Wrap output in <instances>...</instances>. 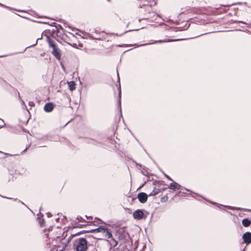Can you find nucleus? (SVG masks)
Returning <instances> with one entry per match:
<instances>
[{
  "label": "nucleus",
  "instance_id": "obj_12",
  "mask_svg": "<svg viewBox=\"0 0 251 251\" xmlns=\"http://www.w3.org/2000/svg\"><path fill=\"white\" fill-rule=\"evenodd\" d=\"M166 177H167L169 180H172V179H171V177H170L169 176H166Z\"/></svg>",
  "mask_w": 251,
  "mask_h": 251
},
{
  "label": "nucleus",
  "instance_id": "obj_5",
  "mask_svg": "<svg viewBox=\"0 0 251 251\" xmlns=\"http://www.w3.org/2000/svg\"><path fill=\"white\" fill-rule=\"evenodd\" d=\"M137 198L141 203H145L148 199V195L145 193L141 192L138 194Z\"/></svg>",
  "mask_w": 251,
  "mask_h": 251
},
{
  "label": "nucleus",
  "instance_id": "obj_1",
  "mask_svg": "<svg viewBox=\"0 0 251 251\" xmlns=\"http://www.w3.org/2000/svg\"><path fill=\"white\" fill-rule=\"evenodd\" d=\"M88 242L84 238H78L75 241V247L77 251H86Z\"/></svg>",
  "mask_w": 251,
  "mask_h": 251
},
{
  "label": "nucleus",
  "instance_id": "obj_13",
  "mask_svg": "<svg viewBox=\"0 0 251 251\" xmlns=\"http://www.w3.org/2000/svg\"><path fill=\"white\" fill-rule=\"evenodd\" d=\"M33 104V102H29V104L31 105Z\"/></svg>",
  "mask_w": 251,
  "mask_h": 251
},
{
  "label": "nucleus",
  "instance_id": "obj_3",
  "mask_svg": "<svg viewBox=\"0 0 251 251\" xmlns=\"http://www.w3.org/2000/svg\"><path fill=\"white\" fill-rule=\"evenodd\" d=\"M48 42L50 47L52 48V54L55 57V58L57 59L60 60L61 58L60 50L58 48H57L56 45L54 44L53 42L49 38H48Z\"/></svg>",
  "mask_w": 251,
  "mask_h": 251
},
{
  "label": "nucleus",
  "instance_id": "obj_4",
  "mask_svg": "<svg viewBox=\"0 0 251 251\" xmlns=\"http://www.w3.org/2000/svg\"><path fill=\"white\" fill-rule=\"evenodd\" d=\"M144 213L142 210H137L133 213V217L134 219L139 220L144 217Z\"/></svg>",
  "mask_w": 251,
  "mask_h": 251
},
{
  "label": "nucleus",
  "instance_id": "obj_10",
  "mask_svg": "<svg viewBox=\"0 0 251 251\" xmlns=\"http://www.w3.org/2000/svg\"><path fill=\"white\" fill-rule=\"evenodd\" d=\"M160 192V189H157L155 187L154 188L153 190L149 194V196H154L158 194Z\"/></svg>",
  "mask_w": 251,
  "mask_h": 251
},
{
  "label": "nucleus",
  "instance_id": "obj_11",
  "mask_svg": "<svg viewBox=\"0 0 251 251\" xmlns=\"http://www.w3.org/2000/svg\"><path fill=\"white\" fill-rule=\"evenodd\" d=\"M242 224L246 227L249 226L251 224V222L248 219H244L242 220Z\"/></svg>",
  "mask_w": 251,
  "mask_h": 251
},
{
  "label": "nucleus",
  "instance_id": "obj_8",
  "mask_svg": "<svg viewBox=\"0 0 251 251\" xmlns=\"http://www.w3.org/2000/svg\"><path fill=\"white\" fill-rule=\"evenodd\" d=\"M53 108V105L51 103H48L45 104L44 106V110L45 111L50 112H51Z\"/></svg>",
  "mask_w": 251,
  "mask_h": 251
},
{
  "label": "nucleus",
  "instance_id": "obj_9",
  "mask_svg": "<svg viewBox=\"0 0 251 251\" xmlns=\"http://www.w3.org/2000/svg\"><path fill=\"white\" fill-rule=\"evenodd\" d=\"M68 87L70 91H73L75 89V83L71 81L67 82Z\"/></svg>",
  "mask_w": 251,
  "mask_h": 251
},
{
  "label": "nucleus",
  "instance_id": "obj_6",
  "mask_svg": "<svg viewBox=\"0 0 251 251\" xmlns=\"http://www.w3.org/2000/svg\"><path fill=\"white\" fill-rule=\"evenodd\" d=\"M181 186L177 183L174 181L171 183L168 186V188L170 189H172L174 191L178 190L180 188Z\"/></svg>",
  "mask_w": 251,
  "mask_h": 251
},
{
  "label": "nucleus",
  "instance_id": "obj_7",
  "mask_svg": "<svg viewBox=\"0 0 251 251\" xmlns=\"http://www.w3.org/2000/svg\"><path fill=\"white\" fill-rule=\"evenodd\" d=\"M243 238L245 243L248 244L251 242V233L246 232L243 235Z\"/></svg>",
  "mask_w": 251,
  "mask_h": 251
},
{
  "label": "nucleus",
  "instance_id": "obj_2",
  "mask_svg": "<svg viewBox=\"0 0 251 251\" xmlns=\"http://www.w3.org/2000/svg\"><path fill=\"white\" fill-rule=\"evenodd\" d=\"M92 232L100 233L103 237L109 239L112 237V234L107 228L100 226L96 229L92 230Z\"/></svg>",
  "mask_w": 251,
  "mask_h": 251
}]
</instances>
